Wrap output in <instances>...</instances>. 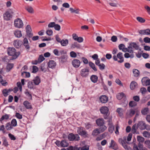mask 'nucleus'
<instances>
[{"mask_svg": "<svg viewBox=\"0 0 150 150\" xmlns=\"http://www.w3.org/2000/svg\"><path fill=\"white\" fill-rule=\"evenodd\" d=\"M8 54L10 56H12L13 59L16 58L20 54V52H16L14 48H9L7 50Z\"/></svg>", "mask_w": 150, "mask_h": 150, "instance_id": "nucleus-1", "label": "nucleus"}, {"mask_svg": "<svg viewBox=\"0 0 150 150\" xmlns=\"http://www.w3.org/2000/svg\"><path fill=\"white\" fill-rule=\"evenodd\" d=\"M14 13L13 11L11 9H9L3 15L4 19L6 21H9L12 18Z\"/></svg>", "mask_w": 150, "mask_h": 150, "instance_id": "nucleus-2", "label": "nucleus"}, {"mask_svg": "<svg viewBox=\"0 0 150 150\" xmlns=\"http://www.w3.org/2000/svg\"><path fill=\"white\" fill-rule=\"evenodd\" d=\"M112 58L114 60L117 61L119 63H122L124 62V58L123 56L122 53L121 52H119L116 56L114 55L112 57Z\"/></svg>", "mask_w": 150, "mask_h": 150, "instance_id": "nucleus-3", "label": "nucleus"}, {"mask_svg": "<svg viewBox=\"0 0 150 150\" xmlns=\"http://www.w3.org/2000/svg\"><path fill=\"white\" fill-rule=\"evenodd\" d=\"M77 132L80 135L84 137H88V135L87 134V132L83 127H78Z\"/></svg>", "mask_w": 150, "mask_h": 150, "instance_id": "nucleus-4", "label": "nucleus"}, {"mask_svg": "<svg viewBox=\"0 0 150 150\" xmlns=\"http://www.w3.org/2000/svg\"><path fill=\"white\" fill-rule=\"evenodd\" d=\"M68 139L70 141H78L80 139V137L78 134H74L73 133H70L67 136Z\"/></svg>", "mask_w": 150, "mask_h": 150, "instance_id": "nucleus-5", "label": "nucleus"}, {"mask_svg": "<svg viewBox=\"0 0 150 150\" xmlns=\"http://www.w3.org/2000/svg\"><path fill=\"white\" fill-rule=\"evenodd\" d=\"M14 25L15 27L19 28H22L23 24L22 20L21 19L17 18L14 21Z\"/></svg>", "mask_w": 150, "mask_h": 150, "instance_id": "nucleus-6", "label": "nucleus"}, {"mask_svg": "<svg viewBox=\"0 0 150 150\" xmlns=\"http://www.w3.org/2000/svg\"><path fill=\"white\" fill-rule=\"evenodd\" d=\"M118 47L120 50H122V51L125 52H128L131 53L132 52V50H129L128 47H125V45L123 44H120L118 46Z\"/></svg>", "mask_w": 150, "mask_h": 150, "instance_id": "nucleus-7", "label": "nucleus"}, {"mask_svg": "<svg viewBox=\"0 0 150 150\" xmlns=\"http://www.w3.org/2000/svg\"><path fill=\"white\" fill-rule=\"evenodd\" d=\"M139 46L135 42H131L130 43L128 47L129 50H132V52L131 53L133 52L134 51L132 50V48H134L136 50H138L139 48Z\"/></svg>", "mask_w": 150, "mask_h": 150, "instance_id": "nucleus-8", "label": "nucleus"}, {"mask_svg": "<svg viewBox=\"0 0 150 150\" xmlns=\"http://www.w3.org/2000/svg\"><path fill=\"white\" fill-rule=\"evenodd\" d=\"M81 63V62L78 59H74L71 62V64L73 67L75 68L79 67Z\"/></svg>", "mask_w": 150, "mask_h": 150, "instance_id": "nucleus-9", "label": "nucleus"}, {"mask_svg": "<svg viewBox=\"0 0 150 150\" xmlns=\"http://www.w3.org/2000/svg\"><path fill=\"white\" fill-rule=\"evenodd\" d=\"M26 32L27 35L29 38H32L33 34L31 33L32 30L30 26L29 25H28L26 27Z\"/></svg>", "mask_w": 150, "mask_h": 150, "instance_id": "nucleus-10", "label": "nucleus"}, {"mask_svg": "<svg viewBox=\"0 0 150 150\" xmlns=\"http://www.w3.org/2000/svg\"><path fill=\"white\" fill-rule=\"evenodd\" d=\"M142 82L143 85L144 86H147L150 85V79L148 77H143L142 80Z\"/></svg>", "mask_w": 150, "mask_h": 150, "instance_id": "nucleus-11", "label": "nucleus"}, {"mask_svg": "<svg viewBox=\"0 0 150 150\" xmlns=\"http://www.w3.org/2000/svg\"><path fill=\"white\" fill-rule=\"evenodd\" d=\"M89 71L88 69H83L81 71V75L83 77H86L88 76L89 74Z\"/></svg>", "mask_w": 150, "mask_h": 150, "instance_id": "nucleus-12", "label": "nucleus"}, {"mask_svg": "<svg viewBox=\"0 0 150 150\" xmlns=\"http://www.w3.org/2000/svg\"><path fill=\"white\" fill-rule=\"evenodd\" d=\"M146 123L144 122L141 121L138 122L137 125L138 128L141 130L145 129V126Z\"/></svg>", "mask_w": 150, "mask_h": 150, "instance_id": "nucleus-13", "label": "nucleus"}, {"mask_svg": "<svg viewBox=\"0 0 150 150\" xmlns=\"http://www.w3.org/2000/svg\"><path fill=\"white\" fill-rule=\"evenodd\" d=\"M23 44L26 50H28L30 48V46H29V43L28 42V40L26 38H25L23 40Z\"/></svg>", "mask_w": 150, "mask_h": 150, "instance_id": "nucleus-14", "label": "nucleus"}, {"mask_svg": "<svg viewBox=\"0 0 150 150\" xmlns=\"http://www.w3.org/2000/svg\"><path fill=\"white\" fill-rule=\"evenodd\" d=\"M96 123L98 126H102L105 124V121L103 118H98L96 120Z\"/></svg>", "mask_w": 150, "mask_h": 150, "instance_id": "nucleus-15", "label": "nucleus"}, {"mask_svg": "<svg viewBox=\"0 0 150 150\" xmlns=\"http://www.w3.org/2000/svg\"><path fill=\"white\" fill-rule=\"evenodd\" d=\"M100 100L102 103H106L108 101V98L106 96L103 95L99 98Z\"/></svg>", "mask_w": 150, "mask_h": 150, "instance_id": "nucleus-16", "label": "nucleus"}, {"mask_svg": "<svg viewBox=\"0 0 150 150\" xmlns=\"http://www.w3.org/2000/svg\"><path fill=\"white\" fill-rule=\"evenodd\" d=\"M139 33L142 35H150V30L147 29L140 30L139 31Z\"/></svg>", "mask_w": 150, "mask_h": 150, "instance_id": "nucleus-17", "label": "nucleus"}, {"mask_svg": "<svg viewBox=\"0 0 150 150\" xmlns=\"http://www.w3.org/2000/svg\"><path fill=\"white\" fill-rule=\"evenodd\" d=\"M56 65V62L54 60H51L49 61L48 63V67L51 69L54 68Z\"/></svg>", "mask_w": 150, "mask_h": 150, "instance_id": "nucleus-18", "label": "nucleus"}, {"mask_svg": "<svg viewBox=\"0 0 150 150\" xmlns=\"http://www.w3.org/2000/svg\"><path fill=\"white\" fill-rule=\"evenodd\" d=\"M109 147H111L112 149L115 150H117L118 148L117 144L113 140H111V142Z\"/></svg>", "mask_w": 150, "mask_h": 150, "instance_id": "nucleus-19", "label": "nucleus"}, {"mask_svg": "<svg viewBox=\"0 0 150 150\" xmlns=\"http://www.w3.org/2000/svg\"><path fill=\"white\" fill-rule=\"evenodd\" d=\"M100 110L102 114H105L108 112L109 109L106 106H103L100 109Z\"/></svg>", "mask_w": 150, "mask_h": 150, "instance_id": "nucleus-20", "label": "nucleus"}, {"mask_svg": "<svg viewBox=\"0 0 150 150\" xmlns=\"http://www.w3.org/2000/svg\"><path fill=\"white\" fill-rule=\"evenodd\" d=\"M68 57L67 55H63L59 58V61L62 63H64L67 61Z\"/></svg>", "mask_w": 150, "mask_h": 150, "instance_id": "nucleus-21", "label": "nucleus"}, {"mask_svg": "<svg viewBox=\"0 0 150 150\" xmlns=\"http://www.w3.org/2000/svg\"><path fill=\"white\" fill-rule=\"evenodd\" d=\"M22 43L21 41L16 40L14 41L13 45L16 48H18L21 46Z\"/></svg>", "mask_w": 150, "mask_h": 150, "instance_id": "nucleus-22", "label": "nucleus"}, {"mask_svg": "<svg viewBox=\"0 0 150 150\" xmlns=\"http://www.w3.org/2000/svg\"><path fill=\"white\" fill-rule=\"evenodd\" d=\"M109 4L110 6L113 7H117L118 6H120L116 0L112 1L111 2L109 3Z\"/></svg>", "mask_w": 150, "mask_h": 150, "instance_id": "nucleus-23", "label": "nucleus"}, {"mask_svg": "<svg viewBox=\"0 0 150 150\" xmlns=\"http://www.w3.org/2000/svg\"><path fill=\"white\" fill-rule=\"evenodd\" d=\"M34 83L35 85H38L40 83V79L38 76H36L35 77L34 79L33 80Z\"/></svg>", "mask_w": 150, "mask_h": 150, "instance_id": "nucleus-24", "label": "nucleus"}, {"mask_svg": "<svg viewBox=\"0 0 150 150\" xmlns=\"http://www.w3.org/2000/svg\"><path fill=\"white\" fill-rule=\"evenodd\" d=\"M98 79V77L96 75H92L90 77V79L91 81L94 83L97 82Z\"/></svg>", "mask_w": 150, "mask_h": 150, "instance_id": "nucleus-25", "label": "nucleus"}, {"mask_svg": "<svg viewBox=\"0 0 150 150\" xmlns=\"http://www.w3.org/2000/svg\"><path fill=\"white\" fill-rule=\"evenodd\" d=\"M138 126L136 124L134 125L132 128L131 132L133 134H138V133L137 132V130L138 128Z\"/></svg>", "mask_w": 150, "mask_h": 150, "instance_id": "nucleus-26", "label": "nucleus"}, {"mask_svg": "<svg viewBox=\"0 0 150 150\" xmlns=\"http://www.w3.org/2000/svg\"><path fill=\"white\" fill-rule=\"evenodd\" d=\"M23 104L27 109H31L32 108L31 105L28 101H25L23 102Z\"/></svg>", "mask_w": 150, "mask_h": 150, "instance_id": "nucleus-27", "label": "nucleus"}, {"mask_svg": "<svg viewBox=\"0 0 150 150\" xmlns=\"http://www.w3.org/2000/svg\"><path fill=\"white\" fill-rule=\"evenodd\" d=\"M118 141L119 143L122 145L125 149H126L127 148V146L126 144L125 143L122 139L119 138L118 139Z\"/></svg>", "mask_w": 150, "mask_h": 150, "instance_id": "nucleus-28", "label": "nucleus"}, {"mask_svg": "<svg viewBox=\"0 0 150 150\" xmlns=\"http://www.w3.org/2000/svg\"><path fill=\"white\" fill-rule=\"evenodd\" d=\"M137 86V83L135 81H133L131 82L130 84V87L131 89L133 90L135 89Z\"/></svg>", "mask_w": 150, "mask_h": 150, "instance_id": "nucleus-29", "label": "nucleus"}, {"mask_svg": "<svg viewBox=\"0 0 150 150\" xmlns=\"http://www.w3.org/2000/svg\"><path fill=\"white\" fill-rule=\"evenodd\" d=\"M10 117V115L7 114H5L3 115L1 118L0 119V122L2 123V121L4 120H8Z\"/></svg>", "mask_w": 150, "mask_h": 150, "instance_id": "nucleus-30", "label": "nucleus"}, {"mask_svg": "<svg viewBox=\"0 0 150 150\" xmlns=\"http://www.w3.org/2000/svg\"><path fill=\"white\" fill-rule=\"evenodd\" d=\"M21 76L24 78H29L30 76V74L29 72L23 71L22 72Z\"/></svg>", "mask_w": 150, "mask_h": 150, "instance_id": "nucleus-31", "label": "nucleus"}, {"mask_svg": "<svg viewBox=\"0 0 150 150\" xmlns=\"http://www.w3.org/2000/svg\"><path fill=\"white\" fill-rule=\"evenodd\" d=\"M14 34L16 37L19 38L22 36V34L21 31L16 30L15 31Z\"/></svg>", "mask_w": 150, "mask_h": 150, "instance_id": "nucleus-32", "label": "nucleus"}, {"mask_svg": "<svg viewBox=\"0 0 150 150\" xmlns=\"http://www.w3.org/2000/svg\"><path fill=\"white\" fill-rule=\"evenodd\" d=\"M25 9L30 13H33L34 10L32 7L30 6H27L25 7Z\"/></svg>", "mask_w": 150, "mask_h": 150, "instance_id": "nucleus-33", "label": "nucleus"}, {"mask_svg": "<svg viewBox=\"0 0 150 150\" xmlns=\"http://www.w3.org/2000/svg\"><path fill=\"white\" fill-rule=\"evenodd\" d=\"M69 145V143L65 140H62L61 141V147H66Z\"/></svg>", "mask_w": 150, "mask_h": 150, "instance_id": "nucleus-34", "label": "nucleus"}, {"mask_svg": "<svg viewBox=\"0 0 150 150\" xmlns=\"http://www.w3.org/2000/svg\"><path fill=\"white\" fill-rule=\"evenodd\" d=\"M100 133L99 130L98 129H94L92 132V135L93 136H96L97 135L99 134H100Z\"/></svg>", "mask_w": 150, "mask_h": 150, "instance_id": "nucleus-35", "label": "nucleus"}, {"mask_svg": "<svg viewBox=\"0 0 150 150\" xmlns=\"http://www.w3.org/2000/svg\"><path fill=\"white\" fill-rule=\"evenodd\" d=\"M68 40L67 39L62 40L60 42L61 45L63 46H65L68 44Z\"/></svg>", "mask_w": 150, "mask_h": 150, "instance_id": "nucleus-36", "label": "nucleus"}, {"mask_svg": "<svg viewBox=\"0 0 150 150\" xmlns=\"http://www.w3.org/2000/svg\"><path fill=\"white\" fill-rule=\"evenodd\" d=\"M133 72L134 76L135 77H138L140 73L139 70L136 69H134L133 70Z\"/></svg>", "mask_w": 150, "mask_h": 150, "instance_id": "nucleus-37", "label": "nucleus"}, {"mask_svg": "<svg viewBox=\"0 0 150 150\" xmlns=\"http://www.w3.org/2000/svg\"><path fill=\"white\" fill-rule=\"evenodd\" d=\"M100 127L99 130L100 133H102L104 132L107 128L106 126L104 125L102 126H99Z\"/></svg>", "mask_w": 150, "mask_h": 150, "instance_id": "nucleus-38", "label": "nucleus"}, {"mask_svg": "<svg viewBox=\"0 0 150 150\" xmlns=\"http://www.w3.org/2000/svg\"><path fill=\"white\" fill-rule=\"evenodd\" d=\"M71 47L72 49H74L75 48H78L80 47V45L77 42H74L73 44L71 45Z\"/></svg>", "mask_w": 150, "mask_h": 150, "instance_id": "nucleus-39", "label": "nucleus"}, {"mask_svg": "<svg viewBox=\"0 0 150 150\" xmlns=\"http://www.w3.org/2000/svg\"><path fill=\"white\" fill-rule=\"evenodd\" d=\"M149 112V108H145L143 109L141 111V112L142 114L145 115L147 114Z\"/></svg>", "mask_w": 150, "mask_h": 150, "instance_id": "nucleus-40", "label": "nucleus"}, {"mask_svg": "<svg viewBox=\"0 0 150 150\" xmlns=\"http://www.w3.org/2000/svg\"><path fill=\"white\" fill-rule=\"evenodd\" d=\"M89 66L95 71H96L97 69L95 67V64L92 62H89Z\"/></svg>", "mask_w": 150, "mask_h": 150, "instance_id": "nucleus-41", "label": "nucleus"}, {"mask_svg": "<svg viewBox=\"0 0 150 150\" xmlns=\"http://www.w3.org/2000/svg\"><path fill=\"white\" fill-rule=\"evenodd\" d=\"M69 10L72 13H75L77 14L79 13L80 10L79 9L77 8L74 9L73 8H70Z\"/></svg>", "mask_w": 150, "mask_h": 150, "instance_id": "nucleus-42", "label": "nucleus"}, {"mask_svg": "<svg viewBox=\"0 0 150 150\" xmlns=\"http://www.w3.org/2000/svg\"><path fill=\"white\" fill-rule=\"evenodd\" d=\"M143 136L145 137L149 138H150V133L146 131L143 132Z\"/></svg>", "mask_w": 150, "mask_h": 150, "instance_id": "nucleus-43", "label": "nucleus"}, {"mask_svg": "<svg viewBox=\"0 0 150 150\" xmlns=\"http://www.w3.org/2000/svg\"><path fill=\"white\" fill-rule=\"evenodd\" d=\"M108 126V131L110 133H113V130H114V126L113 125H109Z\"/></svg>", "mask_w": 150, "mask_h": 150, "instance_id": "nucleus-44", "label": "nucleus"}, {"mask_svg": "<svg viewBox=\"0 0 150 150\" xmlns=\"http://www.w3.org/2000/svg\"><path fill=\"white\" fill-rule=\"evenodd\" d=\"M125 96V94L123 93H118L117 95V98L120 100L123 97Z\"/></svg>", "mask_w": 150, "mask_h": 150, "instance_id": "nucleus-45", "label": "nucleus"}, {"mask_svg": "<svg viewBox=\"0 0 150 150\" xmlns=\"http://www.w3.org/2000/svg\"><path fill=\"white\" fill-rule=\"evenodd\" d=\"M5 127L6 129L8 130H10L13 128L12 126L9 122H8L6 123Z\"/></svg>", "mask_w": 150, "mask_h": 150, "instance_id": "nucleus-46", "label": "nucleus"}, {"mask_svg": "<svg viewBox=\"0 0 150 150\" xmlns=\"http://www.w3.org/2000/svg\"><path fill=\"white\" fill-rule=\"evenodd\" d=\"M137 105V103L134 101H130L129 104V106L131 107H135Z\"/></svg>", "mask_w": 150, "mask_h": 150, "instance_id": "nucleus-47", "label": "nucleus"}, {"mask_svg": "<svg viewBox=\"0 0 150 150\" xmlns=\"http://www.w3.org/2000/svg\"><path fill=\"white\" fill-rule=\"evenodd\" d=\"M137 141L139 142L143 143L144 141V138L140 136H138L137 137Z\"/></svg>", "mask_w": 150, "mask_h": 150, "instance_id": "nucleus-48", "label": "nucleus"}, {"mask_svg": "<svg viewBox=\"0 0 150 150\" xmlns=\"http://www.w3.org/2000/svg\"><path fill=\"white\" fill-rule=\"evenodd\" d=\"M13 64L9 63L6 66V69L7 70L9 71L13 68Z\"/></svg>", "mask_w": 150, "mask_h": 150, "instance_id": "nucleus-49", "label": "nucleus"}, {"mask_svg": "<svg viewBox=\"0 0 150 150\" xmlns=\"http://www.w3.org/2000/svg\"><path fill=\"white\" fill-rule=\"evenodd\" d=\"M136 19L138 22L141 23H144L145 21V20L144 19L140 17H137Z\"/></svg>", "mask_w": 150, "mask_h": 150, "instance_id": "nucleus-50", "label": "nucleus"}, {"mask_svg": "<svg viewBox=\"0 0 150 150\" xmlns=\"http://www.w3.org/2000/svg\"><path fill=\"white\" fill-rule=\"evenodd\" d=\"M11 124L12 127H16L17 125V122L16 119H13L11 122Z\"/></svg>", "mask_w": 150, "mask_h": 150, "instance_id": "nucleus-51", "label": "nucleus"}, {"mask_svg": "<svg viewBox=\"0 0 150 150\" xmlns=\"http://www.w3.org/2000/svg\"><path fill=\"white\" fill-rule=\"evenodd\" d=\"M135 113V111L133 109H130L129 112V115L131 117L133 116Z\"/></svg>", "mask_w": 150, "mask_h": 150, "instance_id": "nucleus-52", "label": "nucleus"}, {"mask_svg": "<svg viewBox=\"0 0 150 150\" xmlns=\"http://www.w3.org/2000/svg\"><path fill=\"white\" fill-rule=\"evenodd\" d=\"M45 59V58L42 55H40L38 59L39 63H40Z\"/></svg>", "mask_w": 150, "mask_h": 150, "instance_id": "nucleus-53", "label": "nucleus"}, {"mask_svg": "<svg viewBox=\"0 0 150 150\" xmlns=\"http://www.w3.org/2000/svg\"><path fill=\"white\" fill-rule=\"evenodd\" d=\"M28 87L29 88L31 89L33 88V82H29L27 84Z\"/></svg>", "mask_w": 150, "mask_h": 150, "instance_id": "nucleus-54", "label": "nucleus"}, {"mask_svg": "<svg viewBox=\"0 0 150 150\" xmlns=\"http://www.w3.org/2000/svg\"><path fill=\"white\" fill-rule=\"evenodd\" d=\"M3 145L6 147H7L8 145V143L6 139L4 138L3 139Z\"/></svg>", "mask_w": 150, "mask_h": 150, "instance_id": "nucleus-55", "label": "nucleus"}, {"mask_svg": "<svg viewBox=\"0 0 150 150\" xmlns=\"http://www.w3.org/2000/svg\"><path fill=\"white\" fill-rule=\"evenodd\" d=\"M98 66L99 67V69L101 70L104 69L105 68V65L103 63L100 64Z\"/></svg>", "mask_w": 150, "mask_h": 150, "instance_id": "nucleus-56", "label": "nucleus"}, {"mask_svg": "<svg viewBox=\"0 0 150 150\" xmlns=\"http://www.w3.org/2000/svg\"><path fill=\"white\" fill-rule=\"evenodd\" d=\"M15 116L19 119H21L22 118V116L18 112H16Z\"/></svg>", "mask_w": 150, "mask_h": 150, "instance_id": "nucleus-57", "label": "nucleus"}, {"mask_svg": "<svg viewBox=\"0 0 150 150\" xmlns=\"http://www.w3.org/2000/svg\"><path fill=\"white\" fill-rule=\"evenodd\" d=\"M25 94L28 97H29V98L32 99V96L28 92L27 90L26 91H25L24 92Z\"/></svg>", "mask_w": 150, "mask_h": 150, "instance_id": "nucleus-58", "label": "nucleus"}, {"mask_svg": "<svg viewBox=\"0 0 150 150\" xmlns=\"http://www.w3.org/2000/svg\"><path fill=\"white\" fill-rule=\"evenodd\" d=\"M107 122H108V125H113L112 121V117H110V118L107 119Z\"/></svg>", "mask_w": 150, "mask_h": 150, "instance_id": "nucleus-59", "label": "nucleus"}, {"mask_svg": "<svg viewBox=\"0 0 150 150\" xmlns=\"http://www.w3.org/2000/svg\"><path fill=\"white\" fill-rule=\"evenodd\" d=\"M144 41L146 43H150V38L146 37L144 38Z\"/></svg>", "mask_w": 150, "mask_h": 150, "instance_id": "nucleus-60", "label": "nucleus"}, {"mask_svg": "<svg viewBox=\"0 0 150 150\" xmlns=\"http://www.w3.org/2000/svg\"><path fill=\"white\" fill-rule=\"evenodd\" d=\"M38 70V67L36 66H33V71L32 72L35 73L37 72Z\"/></svg>", "mask_w": 150, "mask_h": 150, "instance_id": "nucleus-61", "label": "nucleus"}, {"mask_svg": "<svg viewBox=\"0 0 150 150\" xmlns=\"http://www.w3.org/2000/svg\"><path fill=\"white\" fill-rule=\"evenodd\" d=\"M8 135L9 137L11 139V140H15L16 139V138L13 134L11 133H9Z\"/></svg>", "mask_w": 150, "mask_h": 150, "instance_id": "nucleus-62", "label": "nucleus"}, {"mask_svg": "<svg viewBox=\"0 0 150 150\" xmlns=\"http://www.w3.org/2000/svg\"><path fill=\"white\" fill-rule=\"evenodd\" d=\"M3 94L4 96L5 97H6L8 95V92L7 91V89H4L2 91Z\"/></svg>", "mask_w": 150, "mask_h": 150, "instance_id": "nucleus-63", "label": "nucleus"}, {"mask_svg": "<svg viewBox=\"0 0 150 150\" xmlns=\"http://www.w3.org/2000/svg\"><path fill=\"white\" fill-rule=\"evenodd\" d=\"M144 143L147 145V147L150 149V140H147L144 142Z\"/></svg>", "mask_w": 150, "mask_h": 150, "instance_id": "nucleus-64", "label": "nucleus"}]
</instances>
